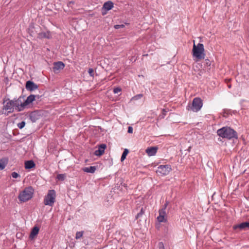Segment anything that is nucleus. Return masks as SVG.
Segmentation results:
<instances>
[{"label": "nucleus", "mask_w": 249, "mask_h": 249, "mask_svg": "<svg viewBox=\"0 0 249 249\" xmlns=\"http://www.w3.org/2000/svg\"><path fill=\"white\" fill-rule=\"evenodd\" d=\"M20 98L13 100H10L9 99H4L3 102V106L2 113H4V110L7 111V114L13 112L14 110V107H15L16 110L18 111V109L20 108Z\"/></svg>", "instance_id": "f257e3e1"}, {"label": "nucleus", "mask_w": 249, "mask_h": 249, "mask_svg": "<svg viewBox=\"0 0 249 249\" xmlns=\"http://www.w3.org/2000/svg\"><path fill=\"white\" fill-rule=\"evenodd\" d=\"M217 135L223 138L229 140L232 138H238L237 132L230 127H223L217 130Z\"/></svg>", "instance_id": "f03ea898"}, {"label": "nucleus", "mask_w": 249, "mask_h": 249, "mask_svg": "<svg viewBox=\"0 0 249 249\" xmlns=\"http://www.w3.org/2000/svg\"><path fill=\"white\" fill-rule=\"evenodd\" d=\"M204 48L203 44L198 43L197 45L194 43L192 50L193 55L197 60L204 59L205 56Z\"/></svg>", "instance_id": "7ed1b4c3"}, {"label": "nucleus", "mask_w": 249, "mask_h": 249, "mask_svg": "<svg viewBox=\"0 0 249 249\" xmlns=\"http://www.w3.org/2000/svg\"><path fill=\"white\" fill-rule=\"evenodd\" d=\"M34 189L32 187H26L19 195L18 198L22 202H26L33 197Z\"/></svg>", "instance_id": "20e7f679"}, {"label": "nucleus", "mask_w": 249, "mask_h": 249, "mask_svg": "<svg viewBox=\"0 0 249 249\" xmlns=\"http://www.w3.org/2000/svg\"><path fill=\"white\" fill-rule=\"evenodd\" d=\"M56 193L54 190H49L44 199V204L45 205L53 206L55 202Z\"/></svg>", "instance_id": "39448f33"}, {"label": "nucleus", "mask_w": 249, "mask_h": 249, "mask_svg": "<svg viewBox=\"0 0 249 249\" xmlns=\"http://www.w3.org/2000/svg\"><path fill=\"white\" fill-rule=\"evenodd\" d=\"M203 106L202 100L198 97L195 98L191 105H189L188 109L193 111V112H197L200 110Z\"/></svg>", "instance_id": "423d86ee"}, {"label": "nucleus", "mask_w": 249, "mask_h": 249, "mask_svg": "<svg viewBox=\"0 0 249 249\" xmlns=\"http://www.w3.org/2000/svg\"><path fill=\"white\" fill-rule=\"evenodd\" d=\"M171 166L170 165H160L156 171V173L160 176H164L167 175L171 171Z\"/></svg>", "instance_id": "0eeeda50"}, {"label": "nucleus", "mask_w": 249, "mask_h": 249, "mask_svg": "<svg viewBox=\"0 0 249 249\" xmlns=\"http://www.w3.org/2000/svg\"><path fill=\"white\" fill-rule=\"evenodd\" d=\"M167 205V203H166L163 206V208L159 210V215L157 217V220L160 223L166 222L167 220V215L166 212Z\"/></svg>", "instance_id": "6e6552de"}, {"label": "nucleus", "mask_w": 249, "mask_h": 249, "mask_svg": "<svg viewBox=\"0 0 249 249\" xmlns=\"http://www.w3.org/2000/svg\"><path fill=\"white\" fill-rule=\"evenodd\" d=\"M36 96L31 94L29 95L27 99L24 101V102L22 103V98H20V108L18 109V111H21L23 110L25 107L28 105H29L30 103H32L35 100Z\"/></svg>", "instance_id": "1a4fd4ad"}, {"label": "nucleus", "mask_w": 249, "mask_h": 249, "mask_svg": "<svg viewBox=\"0 0 249 249\" xmlns=\"http://www.w3.org/2000/svg\"><path fill=\"white\" fill-rule=\"evenodd\" d=\"M65 67L64 64L61 61L54 62L53 70L54 72L58 73L61 70H63Z\"/></svg>", "instance_id": "9d476101"}, {"label": "nucleus", "mask_w": 249, "mask_h": 249, "mask_svg": "<svg viewBox=\"0 0 249 249\" xmlns=\"http://www.w3.org/2000/svg\"><path fill=\"white\" fill-rule=\"evenodd\" d=\"M26 89L30 91H34L38 89V86L32 81H28L26 83Z\"/></svg>", "instance_id": "9b49d317"}, {"label": "nucleus", "mask_w": 249, "mask_h": 249, "mask_svg": "<svg viewBox=\"0 0 249 249\" xmlns=\"http://www.w3.org/2000/svg\"><path fill=\"white\" fill-rule=\"evenodd\" d=\"M106 147L107 146L105 144H100L98 147V149L94 151V155L97 156L102 155L104 153Z\"/></svg>", "instance_id": "f8f14e48"}, {"label": "nucleus", "mask_w": 249, "mask_h": 249, "mask_svg": "<svg viewBox=\"0 0 249 249\" xmlns=\"http://www.w3.org/2000/svg\"><path fill=\"white\" fill-rule=\"evenodd\" d=\"M158 149L157 146L149 147L146 149L145 152L148 156L151 157L156 155Z\"/></svg>", "instance_id": "ddd939ff"}, {"label": "nucleus", "mask_w": 249, "mask_h": 249, "mask_svg": "<svg viewBox=\"0 0 249 249\" xmlns=\"http://www.w3.org/2000/svg\"><path fill=\"white\" fill-rule=\"evenodd\" d=\"M234 230L239 229L240 230L249 229V222H245L241 223L240 224L235 225L233 227Z\"/></svg>", "instance_id": "4468645a"}, {"label": "nucleus", "mask_w": 249, "mask_h": 249, "mask_svg": "<svg viewBox=\"0 0 249 249\" xmlns=\"http://www.w3.org/2000/svg\"><path fill=\"white\" fill-rule=\"evenodd\" d=\"M39 229L37 226H35L32 229L29 237L31 239H33L37 235L39 232Z\"/></svg>", "instance_id": "2eb2a0df"}, {"label": "nucleus", "mask_w": 249, "mask_h": 249, "mask_svg": "<svg viewBox=\"0 0 249 249\" xmlns=\"http://www.w3.org/2000/svg\"><path fill=\"white\" fill-rule=\"evenodd\" d=\"M96 170L95 166H89L87 167H84L82 169V170L84 172L94 173Z\"/></svg>", "instance_id": "dca6fc26"}, {"label": "nucleus", "mask_w": 249, "mask_h": 249, "mask_svg": "<svg viewBox=\"0 0 249 249\" xmlns=\"http://www.w3.org/2000/svg\"><path fill=\"white\" fill-rule=\"evenodd\" d=\"M113 6V3L111 1L106 2L103 5V8L106 10L108 11L112 9Z\"/></svg>", "instance_id": "f3484780"}, {"label": "nucleus", "mask_w": 249, "mask_h": 249, "mask_svg": "<svg viewBox=\"0 0 249 249\" xmlns=\"http://www.w3.org/2000/svg\"><path fill=\"white\" fill-rule=\"evenodd\" d=\"M35 166V164L33 160H27L25 162V168L26 169H32Z\"/></svg>", "instance_id": "a211bd4d"}, {"label": "nucleus", "mask_w": 249, "mask_h": 249, "mask_svg": "<svg viewBox=\"0 0 249 249\" xmlns=\"http://www.w3.org/2000/svg\"><path fill=\"white\" fill-rule=\"evenodd\" d=\"M39 37L42 38H50L51 37V35L50 32H41L40 33L38 34Z\"/></svg>", "instance_id": "6ab92c4d"}, {"label": "nucleus", "mask_w": 249, "mask_h": 249, "mask_svg": "<svg viewBox=\"0 0 249 249\" xmlns=\"http://www.w3.org/2000/svg\"><path fill=\"white\" fill-rule=\"evenodd\" d=\"M30 119L33 122H35L37 119L36 114L35 112H32L30 115Z\"/></svg>", "instance_id": "aec40b11"}, {"label": "nucleus", "mask_w": 249, "mask_h": 249, "mask_svg": "<svg viewBox=\"0 0 249 249\" xmlns=\"http://www.w3.org/2000/svg\"><path fill=\"white\" fill-rule=\"evenodd\" d=\"M83 234H84V231H77L76 233L75 238L76 239H80L83 236Z\"/></svg>", "instance_id": "412c9836"}, {"label": "nucleus", "mask_w": 249, "mask_h": 249, "mask_svg": "<svg viewBox=\"0 0 249 249\" xmlns=\"http://www.w3.org/2000/svg\"><path fill=\"white\" fill-rule=\"evenodd\" d=\"M145 209L143 208H142L141 209V211L140 213H138L137 215L136 216V218L138 219V218L141 217L144 213Z\"/></svg>", "instance_id": "4be33fe9"}, {"label": "nucleus", "mask_w": 249, "mask_h": 249, "mask_svg": "<svg viewBox=\"0 0 249 249\" xmlns=\"http://www.w3.org/2000/svg\"><path fill=\"white\" fill-rule=\"evenodd\" d=\"M66 178V175L65 174H58L57 176V178L59 180H63Z\"/></svg>", "instance_id": "5701e85b"}, {"label": "nucleus", "mask_w": 249, "mask_h": 249, "mask_svg": "<svg viewBox=\"0 0 249 249\" xmlns=\"http://www.w3.org/2000/svg\"><path fill=\"white\" fill-rule=\"evenodd\" d=\"M25 122L24 121H22L21 122L18 124V127L19 129L23 128L25 126Z\"/></svg>", "instance_id": "b1692460"}, {"label": "nucleus", "mask_w": 249, "mask_h": 249, "mask_svg": "<svg viewBox=\"0 0 249 249\" xmlns=\"http://www.w3.org/2000/svg\"><path fill=\"white\" fill-rule=\"evenodd\" d=\"M166 113H167V111L165 109H163L162 110V114L160 115L159 116V118H160V119L163 118L165 117V116L166 115Z\"/></svg>", "instance_id": "393cba45"}, {"label": "nucleus", "mask_w": 249, "mask_h": 249, "mask_svg": "<svg viewBox=\"0 0 249 249\" xmlns=\"http://www.w3.org/2000/svg\"><path fill=\"white\" fill-rule=\"evenodd\" d=\"M121 88L120 87H116L113 89V92L118 94L121 91Z\"/></svg>", "instance_id": "a878e982"}, {"label": "nucleus", "mask_w": 249, "mask_h": 249, "mask_svg": "<svg viewBox=\"0 0 249 249\" xmlns=\"http://www.w3.org/2000/svg\"><path fill=\"white\" fill-rule=\"evenodd\" d=\"M11 176L13 178H17L20 177V175L17 172H14L11 174Z\"/></svg>", "instance_id": "bb28decb"}, {"label": "nucleus", "mask_w": 249, "mask_h": 249, "mask_svg": "<svg viewBox=\"0 0 249 249\" xmlns=\"http://www.w3.org/2000/svg\"><path fill=\"white\" fill-rule=\"evenodd\" d=\"M88 73L89 74V75L91 77H93L94 76V70L92 68H89L88 70Z\"/></svg>", "instance_id": "cd10ccee"}, {"label": "nucleus", "mask_w": 249, "mask_h": 249, "mask_svg": "<svg viewBox=\"0 0 249 249\" xmlns=\"http://www.w3.org/2000/svg\"><path fill=\"white\" fill-rule=\"evenodd\" d=\"M142 96H143V94H138V95H136L135 96H134L133 98L134 100H138V99H141V98H142Z\"/></svg>", "instance_id": "c85d7f7f"}, {"label": "nucleus", "mask_w": 249, "mask_h": 249, "mask_svg": "<svg viewBox=\"0 0 249 249\" xmlns=\"http://www.w3.org/2000/svg\"><path fill=\"white\" fill-rule=\"evenodd\" d=\"M128 133H133V128L131 126H129L127 130Z\"/></svg>", "instance_id": "c756f323"}, {"label": "nucleus", "mask_w": 249, "mask_h": 249, "mask_svg": "<svg viewBox=\"0 0 249 249\" xmlns=\"http://www.w3.org/2000/svg\"><path fill=\"white\" fill-rule=\"evenodd\" d=\"M124 25H116L114 26V28L116 29H119L120 27H123Z\"/></svg>", "instance_id": "7c9ffc66"}, {"label": "nucleus", "mask_w": 249, "mask_h": 249, "mask_svg": "<svg viewBox=\"0 0 249 249\" xmlns=\"http://www.w3.org/2000/svg\"><path fill=\"white\" fill-rule=\"evenodd\" d=\"M124 160V150L123 151L122 156H121V161H123Z\"/></svg>", "instance_id": "2f4dec72"}, {"label": "nucleus", "mask_w": 249, "mask_h": 249, "mask_svg": "<svg viewBox=\"0 0 249 249\" xmlns=\"http://www.w3.org/2000/svg\"><path fill=\"white\" fill-rule=\"evenodd\" d=\"M5 167V165L0 162V170H3Z\"/></svg>", "instance_id": "473e14b6"}, {"label": "nucleus", "mask_w": 249, "mask_h": 249, "mask_svg": "<svg viewBox=\"0 0 249 249\" xmlns=\"http://www.w3.org/2000/svg\"><path fill=\"white\" fill-rule=\"evenodd\" d=\"M206 64L207 65L210 66L211 64V61L209 59H206Z\"/></svg>", "instance_id": "72a5a7b5"}, {"label": "nucleus", "mask_w": 249, "mask_h": 249, "mask_svg": "<svg viewBox=\"0 0 249 249\" xmlns=\"http://www.w3.org/2000/svg\"><path fill=\"white\" fill-rule=\"evenodd\" d=\"M128 152H129L128 150L125 148V157L128 154Z\"/></svg>", "instance_id": "f704fd0d"}, {"label": "nucleus", "mask_w": 249, "mask_h": 249, "mask_svg": "<svg viewBox=\"0 0 249 249\" xmlns=\"http://www.w3.org/2000/svg\"><path fill=\"white\" fill-rule=\"evenodd\" d=\"M152 114H153V115H156L154 112H153Z\"/></svg>", "instance_id": "c9c22d12"}]
</instances>
